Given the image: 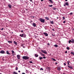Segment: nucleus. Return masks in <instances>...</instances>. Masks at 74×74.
<instances>
[{"label": "nucleus", "mask_w": 74, "mask_h": 74, "mask_svg": "<svg viewBox=\"0 0 74 74\" xmlns=\"http://www.w3.org/2000/svg\"><path fill=\"white\" fill-rule=\"evenodd\" d=\"M0 16H1V15H0Z\"/></svg>", "instance_id": "680f3d73"}, {"label": "nucleus", "mask_w": 74, "mask_h": 74, "mask_svg": "<svg viewBox=\"0 0 74 74\" xmlns=\"http://www.w3.org/2000/svg\"><path fill=\"white\" fill-rule=\"evenodd\" d=\"M56 64H58V63H56Z\"/></svg>", "instance_id": "4d7b16f0"}, {"label": "nucleus", "mask_w": 74, "mask_h": 74, "mask_svg": "<svg viewBox=\"0 0 74 74\" xmlns=\"http://www.w3.org/2000/svg\"><path fill=\"white\" fill-rule=\"evenodd\" d=\"M58 71H60V67H58Z\"/></svg>", "instance_id": "4be33fe9"}, {"label": "nucleus", "mask_w": 74, "mask_h": 74, "mask_svg": "<svg viewBox=\"0 0 74 74\" xmlns=\"http://www.w3.org/2000/svg\"><path fill=\"white\" fill-rule=\"evenodd\" d=\"M11 52H12V53H14V51L13 50H12L11 51Z\"/></svg>", "instance_id": "cd10ccee"}, {"label": "nucleus", "mask_w": 74, "mask_h": 74, "mask_svg": "<svg viewBox=\"0 0 74 74\" xmlns=\"http://www.w3.org/2000/svg\"><path fill=\"white\" fill-rule=\"evenodd\" d=\"M6 53L8 55H11V53H10V52L8 51H6Z\"/></svg>", "instance_id": "0eeeda50"}, {"label": "nucleus", "mask_w": 74, "mask_h": 74, "mask_svg": "<svg viewBox=\"0 0 74 74\" xmlns=\"http://www.w3.org/2000/svg\"><path fill=\"white\" fill-rule=\"evenodd\" d=\"M66 49H68V50H69V47H67L66 48Z\"/></svg>", "instance_id": "7c9ffc66"}, {"label": "nucleus", "mask_w": 74, "mask_h": 74, "mask_svg": "<svg viewBox=\"0 0 74 74\" xmlns=\"http://www.w3.org/2000/svg\"><path fill=\"white\" fill-rule=\"evenodd\" d=\"M32 25L34 27H36V24L35 23H34L32 24Z\"/></svg>", "instance_id": "6e6552de"}, {"label": "nucleus", "mask_w": 74, "mask_h": 74, "mask_svg": "<svg viewBox=\"0 0 74 74\" xmlns=\"http://www.w3.org/2000/svg\"><path fill=\"white\" fill-rule=\"evenodd\" d=\"M62 18L63 19V20H64V19H65V17H62Z\"/></svg>", "instance_id": "2f4dec72"}, {"label": "nucleus", "mask_w": 74, "mask_h": 74, "mask_svg": "<svg viewBox=\"0 0 74 74\" xmlns=\"http://www.w3.org/2000/svg\"><path fill=\"white\" fill-rule=\"evenodd\" d=\"M8 6L10 8H11V4H9L8 5Z\"/></svg>", "instance_id": "9b49d317"}, {"label": "nucleus", "mask_w": 74, "mask_h": 74, "mask_svg": "<svg viewBox=\"0 0 74 74\" xmlns=\"http://www.w3.org/2000/svg\"><path fill=\"white\" fill-rule=\"evenodd\" d=\"M21 46H22V47H23L24 48H25V46H23V45H21Z\"/></svg>", "instance_id": "bb28decb"}, {"label": "nucleus", "mask_w": 74, "mask_h": 74, "mask_svg": "<svg viewBox=\"0 0 74 74\" xmlns=\"http://www.w3.org/2000/svg\"><path fill=\"white\" fill-rule=\"evenodd\" d=\"M13 74H18V73L15 71H14L13 73H12Z\"/></svg>", "instance_id": "a211bd4d"}, {"label": "nucleus", "mask_w": 74, "mask_h": 74, "mask_svg": "<svg viewBox=\"0 0 74 74\" xmlns=\"http://www.w3.org/2000/svg\"><path fill=\"white\" fill-rule=\"evenodd\" d=\"M52 30H53V31H54V29H53Z\"/></svg>", "instance_id": "603ef678"}, {"label": "nucleus", "mask_w": 74, "mask_h": 74, "mask_svg": "<svg viewBox=\"0 0 74 74\" xmlns=\"http://www.w3.org/2000/svg\"><path fill=\"white\" fill-rule=\"evenodd\" d=\"M71 54H72V55H73L74 56V52H71Z\"/></svg>", "instance_id": "a878e982"}, {"label": "nucleus", "mask_w": 74, "mask_h": 74, "mask_svg": "<svg viewBox=\"0 0 74 74\" xmlns=\"http://www.w3.org/2000/svg\"><path fill=\"white\" fill-rule=\"evenodd\" d=\"M3 29H4L3 28L2 29H1V30H3Z\"/></svg>", "instance_id": "8fccbe9b"}, {"label": "nucleus", "mask_w": 74, "mask_h": 74, "mask_svg": "<svg viewBox=\"0 0 74 74\" xmlns=\"http://www.w3.org/2000/svg\"><path fill=\"white\" fill-rule=\"evenodd\" d=\"M68 67H69L70 69H73V67L71 66H68Z\"/></svg>", "instance_id": "9d476101"}, {"label": "nucleus", "mask_w": 74, "mask_h": 74, "mask_svg": "<svg viewBox=\"0 0 74 74\" xmlns=\"http://www.w3.org/2000/svg\"><path fill=\"white\" fill-rule=\"evenodd\" d=\"M64 7H66V5L64 4Z\"/></svg>", "instance_id": "c03bdc74"}, {"label": "nucleus", "mask_w": 74, "mask_h": 74, "mask_svg": "<svg viewBox=\"0 0 74 74\" xmlns=\"http://www.w3.org/2000/svg\"><path fill=\"white\" fill-rule=\"evenodd\" d=\"M8 42L10 43H12V42L11 41H8Z\"/></svg>", "instance_id": "393cba45"}, {"label": "nucleus", "mask_w": 74, "mask_h": 74, "mask_svg": "<svg viewBox=\"0 0 74 74\" xmlns=\"http://www.w3.org/2000/svg\"><path fill=\"white\" fill-rule=\"evenodd\" d=\"M43 59H45L46 58V57H43Z\"/></svg>", "instance_id": "79ce46f5"}, {"label": "nucleus", "mask_w": 74, "mask_h": 74, "mask_svg": "<svg viewBox=\"0 0 74 74\" xmlns=\"http://www.w3.org/2000/svg\"><path fill=\"white\" fill-rule=\"evenodd\" d=\"M40 55H42V56H45V55L44 54H43V53H40Z\"/></svg>", "instance_id": "412c9836"}, {"label": "nucleus", "mask_w": 74, "mask_h": 74, "mask_svg": "<svg viewBox=\"0 0 74 74\" xmlns=\"http://www.w3.org/2000/svg\"><path fill=\"white\" fill-rule=\"evenodd\" d=\"M73 12H71L69 14V15H73Z\"/></svg>", "instance_id": "c85d7f7f"}, {"label": "nucleus", "mask_w": 74, "mask_h": 74, "mask_svg": "<svg viewBox=\"0 0 74 74\" xmlns=\"http://www.w3.org/2000/svg\"><path fill=\"white\" fill-rule=\"evenodd\" d=\"M41 52L43 53H45V54H47V51L45 50H41Z\"/></svg>", "instance_id": "7ed1b4c3"}, {"label": "nucleus", "mask_w": 74, "mask_h": 74, "mask_svg": "<svg viewBox=\"0 0 74 74\" xmlns=\"http://www.w3.org/2000/svg\"><path fill=\"white\" fill-rule=\"evenodd\" d=\"M52 59H53V60L54 61H56V60L54 59V58H52Z\"/></svg>", "instance_id": "72a5a7b5"}, {"label": "nucleus", "mask_w": 74, "mask_h": 74, "mask_svg": "<svg viewBox=\"0 0 74 74\" xmlns=\"http://www.w3.org/2000/svg\"><path fill=\"white\" fill-rule=\"evenodd\" d=\"M54 47H58V45H54Z\"/></svg>", "instance_id": "5701e85b"}, {"label": "nucleus", "mask_w": 74, "mask_h": 74, "mask_svg": "<svg viewBox=\"0 0 74 74\" xmlns=\"http://www.w3.org/2000/svg\"><path fill=\"white\" fill-rule=\"evenodd\" d=\"M57 19H58V17H57Z\"/></svg>", "instance_id": "13d9d810"}, {"label": "nucleus", "mask_w": 74, "mask_h": 74, "mask_svg": "<svg viewBox=\"0 0 74 74\" xmlns=\"http://www.w3.org/2000/svg\"><path fill=\"white\" fill-rule=\"evenodd\" d=\"M72 42L71 40H69V44H71V42Z\"/></svg>", "instance_id": "6ab92c4d"}, {"label": "nucleus", "mask_w": 74, "mask_h": 74, "mask_svg": "<svg viewBox=\"0 0 74 74\" xmlns=\"http://www.w3.org/2000/svg\"><path fill=\"white\" fill-rule=\"evenodd\" d=\"M12 33H13V32H12Z\"/></svg>", "instance_id": "e2e57ef3"}, {"label": "nucleus", "mask_w": 74, "mask_h": 74, "mask_svg": "<svg viewBox=\"0 0 74 74\" xmlns=\"http://www.w3.org/2000/svg\"><path fill=\"white\" fill-rule=\"evenodd\" d=\"M53 9L54 10H56V8H53Z\"/></svg>", "instance_id": "473e14b6"}, {"label": "nucleus", "mask_w": 74, "mask_h": 74, "mask_svg": "<svg viewBox=\"0 0 74 74\" xmlns=\"http://www.w3.org/2000/svg\"><path fill=\"white\" fill-rule=\"evenodd\" d=\"M0 53L4 54L5 53V51L3 50H2L0 51Z\"/></svg>", "instance_id": "39448f33"}, {"label": "nucleus", "mask_w": 74, "mask_h": 74, "mask_svg": "<svg viewBox=\"0 0 74 74\" xmlns=\"http://www.w3.org/2000/svg\"><path fill=\"white\" fill-rule=\"evenodd\" d=\"M40 70H44V69H42V68H41L40 69Z\"/></svg>", "instance_id": "f704fd0d"}, {"label": "nucleus", "mask_w": 74, "mask_h": 74, "mask_svg": "<svg viewBox=\"0 0 74 74\" xmlns=\"http://www.w3.org/2000/svg\"><path fill=\"white\" fill-rule=\"evenodd\" d=\"M18 67H16V70H18Z\"/></svg>", "instance_id": "37998d69"}, {"label": "nucleus", "mask_w": 74, "mask_h": 74, "mask_svg": "<svg viewBox=\"0 0 74 74\" xmlns=\"http://www.w3.org/2000/svg\"><path fill=\"white\" fill-rule=\"evenodd\" d=\"M18 73H20L21 72V71H18Z\"/></svg>", "instance_id": "a18cd8bd"}, {"label": "nucleus", "mask_w": 74, "mask_h": 74, "mask_svg": "<svg viewBox=\"0 0 74 74\" xmlns=\"http://www.w3.org/2000/svg\"><path fill=\"white\" fill-rule=\"evenodd\" d=\"M53 5H49V7H52Z\"/></svg>", "instance_id": "c756f323"}, {"label": "nucleus", "mask_w": 74, "mask_h": 74, "mask_svg": "<svg viewBox=\"0 0 74 74\" xmlns=\"http://www.w3.org/2000/svg\"><path fill=\"white\" fill-rule=\"evenodd\" d=\"M47 45H49H49H50V44H49V43H48L47 44Z\"/></svg>", "instance_id": "c9c22d12"}, {"label": "nucleus", "mask_w": 74, "mask_h": 74, "mask_svg": "<svg viewBox=\"0 0 74 74\" xmlns=\"http://www.w3.org/2000/svg\"><path fill=\"white\" fill-rule=\"evenodd\" d=\"M65 53H67V51H66L65 52Z\"/></svg>", "instance_id": "a19ab883"}, {"label": "nucleus", "mask_w": 74, "mask_h": 74, "mask_svg": "<svg viewBox=\"0 0 74 74\" xmlns=\"http://www.w3.org/2000/svg\"><path fill=\"white\" fill-rule=\"evenodd\" d=\"M0 74H1V73H0Z\"/></svg>", "instance_id": "052dcab7"}, {"label": "nucleus", "mask_w": 74, "mask_h": 74, "mask_svg": "<svg viewBox=\"0 0 74 74\" xmlns=\"http://www.w3.org/2000/svg\"><path fill=\"white\" fill-rule=\"evenodd\" d=\"M20 36H21V37H22V35L21 34H20Z\"/></svg>", "instance_id": "49530a36"}, {"label": "nucleus", "mask_w": 74, "mask_h": 74, "mask_svg": "<svg viewBox=\"0 0 74 74\" xmlns=\"http://www.w3.org/2000/svg\"><path fill=\"white\" fill-rule=\"evenodd\" d=\"M14 43L15 45H17V43L15 41H14Z\"/></svg>", "instance_id": "aec40b11"}, {"label": "nucleus", "mask_w": 74, "mask_h": 74, "mask_svg": "<svg viewBox=\"0 0 74 74\" xmlns=\"http://www.w3.org/2000/svg\"><path fill=\"white\" fill-rule=\"evenodd\" d=\"M50 23H51V24H54V23L53 22V21H50Z\"/></svg>", "instance_id": "f8f14e48"}, {"label": "nucleus", "mask_w": 74, "mask_h": 74, "mask_svg": "<svg viewBox=\"0 0 74 74\" xmlns=\"http://www.w3.org/2000/svg\"><path fill=\"white\" fill-rule=\"evenodd\" d=\"M39 20L40 22L42 23H44L45 22V20L43 19L42 18H40L39 19Z\"/></svg>", "instance_id": "f03ea898"}, {"label": "nucleus", "mask_w": 74, "mask_h": 74, "mask_svg": "<svg viewBox=\"0 0 74 74\" xmlns=\"http://www.w3.org/2000/svg\"><path fill=\"white\" fill-rule=\"evenodd\" d=\"M17 59H21V55H18L17 56Z\"/></svg>", "instance_id": "20e7f679"}, {"label": "nucleus", "mask_w": 74, "mask_h": 74, "mask_svg": "<svg viewBox=\"0 0 74 74\" xmlns=\"http://www.w3.org/2000/svg\"><path fill=\"white\" fill-rule=\"evenodd\" d=\"M26 35H24V37H26Z\"/></svg>", "instance_id": "3c124183"}, {"label": "nucleus", "mask_w": 74, "mask_h": 74, "mask_svg": "<svg viewBox=\"0 0 74 74\" xmlns=\"http://www.w3.org/2000/svg\"><path fill=\"white\" fill-rule=\"evenodd\" d=\"M22 74H25V73H22Z\"/></svg>", "instance_id": "de8ad7c7"}, {"label": "nucleus", "mask_w": 74, "mask_h": 74, "mask_svg": "<svg viewBox=\"0 0 74 74\" xmlns=\"http://www.w3.org/2000/svg\"><path fill=\"white\" fill-rule=\"evenodd\" d=\"M67 63H68V65H70V61H67Z\"/></svg>", "instance_id": "f3484780"}, {"label": "nucleus", "mask_w": 74, "mask_h": 74, "mask_svg": "<svg viewBox=\"0 0 74 74\" xmlns=\"http://www.w3.org/2000/svg\"><path fill=\"white\" fill-rule=\"evenodd\" d=\"M63 23H66V21H63Z\"/></svg>", "instance_id": "ea45409f"}, {"label": "nucleus", "mask_w": 74, "mask_h": 74, "mask_svg": "<svg viewBox=\"0 0 74 74\" xmlns=\"http://www.w3.org/2000/svg\"><path fill=\"white\" fill-rule=\"evenodd\" d=\"M30 1H32V0H30Z\"/></svg>", "instance_id": "6e6d98bb"}, {"label": "nucleus", "mask_w": 74, "mask_h": 74, "mask_svg": "<svg viewBox=\"0 0 74 74\" xmlns=\"http://www.w3.org/2000/svg\"><path fill=\"white\" fill-rule=\"evenodd\" d=\"M64 66H66V63H64Z\"/></svg>", "instance_id": "58836bf2"}, {"label": "nucleus", "mask_w": 74, "mask_h": 74, "mask_svg": "<svg viewBox=\"0 0 74 74\" xmlns=\"http://www.w3.org/2000/svg\"><path fill=\"white\" fill-rule=\"evenodd\" d=\"M29 62L30 63H33V62L32 61H29Z\"/></svg>", "instance_id": "4c0bfd02"}, {"label": "nucleus", "mask_w": 74, "mask_h": 74, "mask_svg": "<svg viewBox=\"0 0 74 74\" xmlns=\"http://www.w3.org/2000/svg\"><path fill=\"white\" fill-rule=\"evenodd\" d=\"M23 34H22L21 35V37H23Z\"/></svg>", "instance_id": "e433bc0d"}, {"label": "nucleus", "mask_w": 74, "mask_h": 74, "mask_svg": "<svg viewBox=\"0 0 74 74\" xmlns=\"http://www.w3.org/2000/svg\"><path fill=\"white\" fill-rule=\"evenodd\" d=\"M23 32V31H22V30L21 31V32Z\"/></svg>", "instance_id": "864d4df0"}, {"label": "nucleus", "mask_w": 74, "mask_h": 74, "mask_svg": "<svg viewBox=\"0 0 74 74\" xmlns=\"http://www.w3.org/2000/svg\"><path fill=\"white\" fill-rule=\"evenodd\" d=\"M71 42L72 43H74V39H71Z\"/></svg>", "instance_id": "1a4fd4ad"}, {"label": "nucleus", "mask_w": 74, "mask_h": 74, "mask_svg": "<svg viewBox=\"0 0 74 74\" xmlns=\"http://www.w3.org/2000/svg\"><path fill=\"white\" fill-rule=\"evenodd\" d=\"M43 34H44V35L45 36H48V34L47 33H45V32L43 33Z\"/></svg>", "instance_id": "423d86ee"}, {"label": "nucleus", "mask_w": 74, "mask_h": 74, "mask_svg": "<svg viewBox=\"0 0 74 74\" xmlns=\"http://www.w3.org/2000/svg\"><path fill=\"white\" fill-rule=\"evenodd\" d=\"M41 1H44V0H41Z\"/></svg>", "instance_id": "09e8293b"}, {"label": "nucleus", "mask_w": 74, "mask_h": 74, "mask_svg": "<svg viewBox=\"0 0 74 74\" xmlns=\"http://www.w3.org/2000/svg\"><path fill=\"white\" fill-rule=\"evenodd\" d=\"M51 3H53V1L51 0H49Z\"/></svg>", "instance_id": "b1692460"}, {"label": "nucleus", "mask_w": 74, "mask_h": 74, "mask_svg": "<svg viewBox=\"0 0 74 74\" xmlns=\"http://www.w3.org/2000/svg\"><path fill=\"white\" fill-rule=\"evenodd\" d=\"M67 0H65V1H67Z\"/></svg>", "instance_id": "5fc2aeb1"}, {"label": "nucleus", "mask_w": 74, "mask_h": 74, "mask_svg": "<svg viewBox=\"0 0 74 74\" xmlns=\"http://www.w3.org/2000/svg\"><path fill=\"white\" fill-rule=\"evenodd\" d=\"M23 59H25V60H27V59H29V57L26 56H24L23 57Z\"/></svg>", "instance_id": "f257e3e1"}, {"label": "nucleus", "mask_w": 74, "mask_h": 74, "mask_svg": "<svg viewBox=\"0 0 74 74\" xmlns=\"http://www.w3.org/2000/svg\"><path fill=\"white\" fill-rule=\"evenodd\" d=\"M39 59L40 60H41V59H43V58L42 57H39Z\"/></svg>", "instance_id": "dca6fc26"}, {"label": "nucleus", "mask_w": 74, "mask_h": 74, "mask_svg": "<svg viewBox=\"0 0 74 74\" xmlns=\"http://www.w3.org/2000/svg\"><path fill=\"white\" fill-rule=\"evenodd\" d=\"M45 18L47 20H49V17H46Z\"/></svg>", "instance_id": "4468645a"}, {"label": "nucleus", "mask_w": 74, "mask_h": 74, "mask_svg": "<svg viewBox=\"0 0 74 74\" xmlns=\"http://www.w3.org/2000/svg\"><path fill=\"white\" fill-rule=\"evenodd\" d=\"M38 55L36 54H35V57H38Z\"/></svg>", "instance_id": "2eb2a0df"}, {"label": "nucleus", "mask_w": 74, "mask_h": 74, "mask_svg": "<svg viewBox=\"0 0 74 74\" xmlns=\"http://www.w3.org/2000/svg\"><path fill=\"white\" fill-rule=\"evenodd\" d=\"M32 17H33V18H34V16H33Z\"/></svg>", "instance_id": "bf43d9fd"}, {"label": "nucleus", "mask_w": 74, "mask_h": 74, "mask_svg": "<svg viewBox=\"0 0 74 74\" xmlns=\"http://www.w3.org/2000/svg\"><path fill=\"white\" fill-rule=\"evenodd\" d=\"M65 4L66 5H69V3H68L67 2H66V3Z\"/></svg>", "instance_id": "ddd939ff"}]
</instances>
